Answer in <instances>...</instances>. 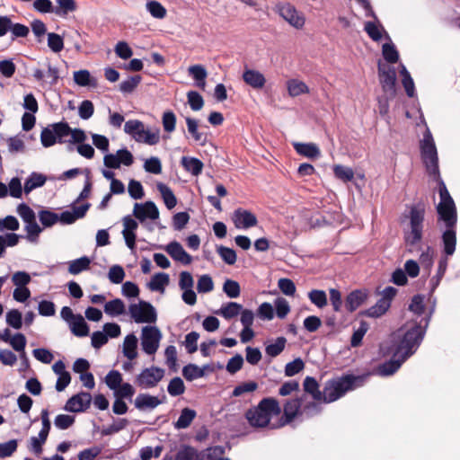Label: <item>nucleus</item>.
<instances>
[{
  "label": "nucleus",
  "instance_id": "nucleus-36",
  "mask_svg": "<svg viewBox=\"0 0 460 460\" xmlns=\"http://www.w3.org/2000/svg\"><path fill=\"white\" fill-rule=\"evenodd\" d=\"M186 124L189 133L192 136L196 142H199L201 146H204L207 142V137L203 133L199 132L198 128V120L193 118H186Z\"/></svg>",
  "mask_w": 460,
  "mask_h": 460
},
{
  "label": "nucleus",
  "instance_id": "nucleus-63",
  "mask_svg": "<svg viewBox=\"0 0 460 460\" xmlns=\"http://www.w3.org/2000/svg\"><path fill=\"white\" fill-rule=\"evenodd\" d=\"M128 191L133 199H140L145 196L144 188L140 181L130 180L128 182Z\"/></svg>",
  "mask_w": 460,
  "mask_h": 460
},
{
  "label": "nucleus",
  "instance_id": "nucleus-44",
  "mask_svg": "<svg viewBox=\"0 0 460 460\" xmlns=\"http://www.w3.org/2000/svg\"><path fill=\"white\" fill-rule=\"evenodd\" d=\"M242 305L235 302H228L223 305L218 312L226 319H231L239 314L242 311Z\"/></svg>",
  "mask_w": 460,
  "mask_h": 460
},
{
  "label": "nucleus",
  "instance_id": "nucleus-28",
  "mask_svg": "<svg viewBox=\"0 0 460 460\" xmlns=\"http://www.w3.org/2000/svg\"><path fill=\"white\" fill-rule=\"evenodd\" d=\"M196 416V411L190 408H183L177 421L174 423V428L176 429H187L194 420Z\"/></svg>",
  "mask_w": 460,
  "mask_h": 460
},
{
  "label": "nucleus",
  "instance_id": "nucleus-12",
  "mask_svg": "<svg viewBox=\"0 0 460 460\" xmlns=\"http://www.w3.org/2000/svg\"><path fill=\"white\" fill-rule=\"evenodd\" d=\"M277 7L279 14L290 25L296 29H301L304 26V16L299 14V13L296 11V7L293 4L289 3H285L278 4Z\"/></svg>",
  "mask_w": 460,
  "mask_h": 460
},
{
  "label": "nucleus",
  "instance_id": "nucleus-60",
  "mask_svg": "<svg viewBox=\"0 0 460 460\" xmlns=\"http://www.w3.org/2000/svg\"><path fill=\"white\" fill-rule=\"evenodd\" d=\"M322 402H323L313 401L305 403L302 408L301 414L305 415L307 418L320 414L323 411Z\"/></svg>",
  "mask_w": 460,
  "mask_h": 460
},
{
  "label": "nucleus",
  "instance_id": "nucleus-35",
  "mask_svg": "<svg viewBox=\"0 0 460 460\" xmlns=\"http://www.w3.org/2000/svg\"><path fill=\"white\" fill-rule=\"evenodd\" d=\"M166 252L172 259H194L185 252L182 245L177 241H172L166 245Z\"/></svg>",
  "mask_w": 460,
  "mask_h": 460
},
{
  "label": "nucleus",
  "instance_id": "nucleus-2",
  "mask_svg": "<svg viewBox=\"0 0 460 460\" xmlns=\"http://www.w3.org/2000/svg\"><path fill=\"white\" fill-rule=\"evenodd\" d=\"M420 156L426 171L433 180L437 181L438 192L442 190H447L443 179L440 176L438 167V156L437 147L429 128L423 134V139L420 143Z\"/></svg>",
  "mask_w": 460,
  "mask_h": 460
},
{
  "label": "nucleus",
  "instance_id": "nucleus-33",
  "mask_svg": "<svg viewBox=\"0 0 460 460\" xmlns=\"http://www.w3.org/2000/svg\"><path fill=\"white\" fill-rule=\"evenodd\" d=\"M390 306L391 304L381 297L374 305L365 311V314L368 317L377 318L385 314Z\"/></svg>",
  "mask_w": 460,
  "mask_h": 460
},
{
  "label": "nucleus",
  "instance_id": "nucleus-25",
  "mask_svg": "<svg viewBox=\"0 0 460 460\" xmlns=\"http://www.w3.org/2000/svg\"><path fill=\"white\" fill-rule=\"evenodd\" d=\"M46 181L47 177L44 174L33 172L25 180L23 190L26 194H29L34 189L42 187Z\"/></svg>",
  "mask_w": 460,
  "mask_h": 460
},
{
  "label": "nucleus",
  "instance_id": "nucleus-15",
  "mask_svg": "<svg viewBox=\"0 0 460 460\" xmlns=\"http://www.w3.org/2000/svg\"><path fill=\"white\" fill-rule=\"evenodd\" d=\"M438 219L444 223L446 228H456L457 223V212L456 204H438Z\"/></svg>",
  "mask_w": 460,
  "mask_h": 460
},
{
  "label": "nucleus",
  "instance_id": "nucleus-50",
  "mask_svg": "<svg viewBox=\"0 0 460 460\" xmlns=\"http://www.w3.org/2000/svg\"><path fill=\"white\" fill-rule=\"evenodd\" d=\"M368 330V324L365 321H361L359 323V327L354 331L351 340L350 345L354 348L358 347L362 340Z\"/></svg>",
  "mask_w": 460,
  "mask_h": 460
},
{
  "label": "nucleus",
  "instance_id": "nucleus-59",
  "mask_svg": "<svg viewBox=\"0 0 460 460\" xmlns=\"http://www.w3.org/2000/svg\"><path fill=\"white\" fill-rule=\"evenodd\" d=\"M145 171L153 174H160L162 172L161 160L156 156H151L146 159L143 165Z\"/></svg>",
  "mask_w": 460,
  "mask_h": 460
},
{
  "label": "nucleus",
  "instance_id": "nucleus-42",
  "mask_svg": "<svg viewBox=\"0 0 460 460\" xmlns=\"http://www.w3.org/2000/svg\"><path fill=\"white\" fill-rule=\"evenodd\" d=\"M182 376L188 381L203 377L205 376L204 368H200L195 364H188L182 368Z\"/></svg>",
  "mask_w": 460,
  "mask_h": 460
},
{
  "label": "nucleus",
  "instance_id": "nucleus-55",
  "mask_svg": "<svg viewBox=\"0 0 460 460\" xmlns=\"http://www.w3.org/2000/svg\"><path fill=\"white\" fill-rule=\"evenodd\" d=\"M288 93L293 97L308 93L309 91L308 86L305 83L294 79L288 81Z\"/></svg>",
  "mask_w": 460,
  "mask_h": 460
},
{
  "label": "nucleus",
  "instance_id": "nucleus-45",
  "mask_svg": "<svg viewBox=\"0 0 460 460\" xmlns=\"http://www.w3.org/2000/svg\"><path fill=\"white\" fill-rule=\"evenodd\" d=\"M308 298L318 308H323L328 304L327 295L323 290L312 289L308 292Z\"/></svg>",
  "mask_w": 460,
  "mask_h": 460
},
{
  "label": "nucleus",
  "instance_id": "nucleus-3",
  "mask_svg": "<svg viewBox=\"0 0 460 460\" xmlns=\"http://www.w3.org/2000/svg\"><path fill=\"white\" fill-rule=\"evenodd\" d=\"M365 379V376L345 375L327 380L323 386V402L331 403L339 400L347 392L363 385Z\"/></svg>",
  "mask_w": 460,
  "mask_h": 460
},
{
  "label": "nucleus",
  "instance_id": "nucleus-52",
  "mask_svg": "<svg viewBox=\"0 0 460 460\" xmlns=\"http://www.w3.org/2000/svg\"><path fill=\"white\" fill-rule=\"evenodd\" d=\"M48 47L55 53L60 52L64 49L63 37L55 32L48 33Z\"/></svg>",
  "mask_w": 460,
  "mask_h": 460
},
{
  "label": "nucleus",
  "instance_id": "nucleus-61",
  "mask_svg": "<svg viewBox=\"0 0 460 460\" xmlns=\"http://www.w3.org/2000/svg\"><path fill=\"white\" fill-rule=\"evenodd\" d=\"M9 31L11 32L12 40H14L18 38H26L30 33V29L22 23H14L11 21V29Z\"/></svg>",
  "mask_w": 460,
  "mask_h": 460
},
{
  "label": "nucleus",
  "instance_id": "nucleus-56",
  "mask_svg": "<svg viewBox=\"0 0 460 460\" xmlns=\"http://www.w3.org/2000/svg\"><path fill=\"white\" fill-rule=\"evenodd\" d=\"M105 384L115 391L122 384V376L118 370H111L105 376Z\"/></svg>",
  "mask_w": 460,
  "mask_h": 460
},
{
  "label": "nucleus",
  "instance_id": "nucleus-39",
  "mask_svg": "<svg viewBox=\"0 0 460 460\" xmlns=\"http://www.w3.org/2000/svg\"><path fill=\"white\" fill-rule=\"evenodd\" d=\"M382 54L385 60L389 64H395L399 60V52L394 44L391 41L386 42L382 47Z\"/></svg>",
  "mask_w": 460,
  "mask_h": 460
},
{
  "label": "nucleus",
  "instance_id": "nucleus-20",
  "mask_svg": "<svg viewBox=\"0 0 460 460\" xmlns=\"http://www.w3.org/2000/svg\"><path fill=\"white\" fill-rule=\"evenodd\" d=\"M162 402L156 396L148 394H139L134 401L135 407L139 411L153 410Z\"/></svg>",
  "mask_w": 460,
  "mask_h": 460
},
{
  "label": "nucleus",
  "instance_id": "nucleus-21",
  "mask_svg": "<svg viewBox=\"0 0 460 460\" xmlns=\"http://www.w3.org/2000/svg\"><path fill=\"white\" fill-rule=\"evenodd\" d=\"M303 389L314 401L323 402V390H320L319 383L314 377L306 376L303 382Z\"/></svg>",
  "mask_w": 460,
  "mask_h": 460
},
{
  "label": "nucleus",
  "instance_id": "nucleus-10",
  "mask_svg": "<svg viewBox=\"0 0 460 460\" xmlns=\"http://www.w3.org/2000/svg\"><path fill=\"white\" fill-rule=\"evenodd\" d=\"M162 333L156 326H145L142 328L141 345L147 355H154L159 348Z\"/></svg>",
  "mask_w": 460,
  "mask_h": 460
},
{
  "label": "nucleus",
  "instance_id": "nucleus-31",
  "mask_svg": "<svg viewBox=\"0 0 460 460\" xmlns=\"http://www.w3.org/2000/svg\"><path fill=\"white\" fill-rule=\"evenodd\" d=\"M74 81L79 86H92L97 85V81L94 77L91 76V74L86 69H82L74 72Z\"/></svg>",
  "mask_w": 460,
  "mask_h": 460
},
{
  "label": "nucleus",
  "instance_id": "nucleus-26",
  "mask_svg": "<svg viewBox=\"0 0 460 460\" xmlns=\"http://www.w3.org/2000/svg\"><path fill=\"white\" fill-rule=\"evenodd\" d=\"M294 148L297 154L307 158L314 159L320 156V149L314 143H294Z\"/></svg>",
  "mask_w": 460,
  "mask_h": 460
},
{
  "label": "nucleus",
  "instance_id": "nucleus-48",
  "mask_svg": "<svg viewBox=\"0 0 460 460\" xmlns=\"http://www.w3.org/2000/svg\"><path fill=\"white\" fill-rule=\"evenodd\" d=\"M146 10L154 18L163 19L166 15V9L161 3L155 0L147 1Z\"/></svg>",
  "mask_w": 460,
  "mask_h": 460
},
{
  "label": "nucleus",
  "instance_id": "nucleus-30",
  "mask_svg": "<svg viewBox=\"0 0 460 460\" xmlns=\"http://www.w3.org/2000/svg\"><path fill=\"white\" fill-rule=\"evenodd\" d=\"M156 187L162 195L165 207L168 209H172L177 204V199L172 190L163 182H158Z\"/></svg>",
  "mask_w": 460,
  "mask_h": 460
},
{
  "label": "nucleus",
  "instance_id": "nucleus-53",
  "mask_svg": "<svg viewBox=\"0 0 460 460\" xmlns=\"http://www.w3.org/2000/svg\"><path fill=\"white\" fill-rule=\"evenodd\" d=\"M6 323L13 329L19 330L22 326V316L19 310L12 309L6 313Z\"/></svg>",
  "mask_w": 460,
  "mask_h": 460
},
{
  "label": "nucleus",
  "instance_id": "nucleus-54",
  "mask_svg": "<svg viewBox=\"0 0 460 460\" xmlns=\"http://www.w3.org/2000/svg\"><path fill=\"white\" fill-rule=\"evenodd\" d=\"M198 450L190 446H182L177 452L174 460H197Z\"/></svg>",
  "mask_w": 460,
  "mask_h": 460
},
{
  "label": "nucleus",
  "instance_id": "nucleus-8",
  "mask_svg": "<svg viewBox=\"0 0 460 460\" xmlns=\"http://www.w3.org/2000/svg\"><path fill=\"white\" fill-rule=\"evenodd\" d=\"M131 318L137 323H153L157 319L155 307L146 301L140 300L137 304H131L128 307Z\"/></svg>",
  "mask_w": 460,
  "mask_h": 460
},
{
  "label": "nucleus",
  "instance_id": "nucleus-6",
  "mask_svg": "<svg viewBox=\"0 0 460 460\" xmlns=\"http://www.w3.org/2000/svg\"><path fill=\"white\" fill-rule=\"evenodd\" d=\"M71 128L66 121L56 122L44 128L40 133V142L44 147H50L57 142H66L64 137L69 136Z\"/></svg>",
  "mask_w": 460,
  "mask_h": 460
},
{
  "label": "nucleus",
  "instance_id": "nucleus-23",
  "mask_svg": "<svg viewBox=\"0 0 460 460\" xmlns=\"http://www.w3.org/2000/svg\"><path fill=\"white\" fill-rule=\"evenodd\" d=\"M443 253L447 256H452L456 251V228H446L442 234Z\"/></svg>",
  "mask_w": 460,
  "mask_h": 460
},
{
  "label": "nucleus",
  "instance_id": "nucleus-49",
  "mask_svg": "<svg viewBox=\"0 0 460 460\" xmlns=\"http://www.w3.org/2000/svg\"><path fill=\"white\" fill-rule=\"evenodd\" d=\"M304 367H305V363H304L303 359L300 358H296L294 360H292L291 362H288V364H286L285 370H284L285 376H288V377L294 376L296 374H298L299 372H301L304 369Z\"/></svg>",
  "mask_w": 460,
  "mask_h": 460
},
{
  "label": "nucleus",
  "instance_id": "nucleus-34",
  "mask_svg": "<svg viewBox=\"0 0 460 460\" xmlns=\"http://www.w3.org/2000/svg\"><path fill=\"white\" fill-rule=\"evenodd\" d=\"M137 339L134 334H128L126 336L123 343V353L129 360L137 358Z\"/></svg>",
  "mask_w": 460,
  "mask_h": 460
},
{
  "label": "nucleus",
  "instance_id": "nucleus-13",
  "mask_svg": "<svg viewBox=\"0 0 460 460\" xmlns=\"http://www.w3.org/2000/svg\"><path fill=\"white\" fill-rule=\"evenodd\" d=\"M92 402V395L87 392H81L70 397L64 410L69 412H82L87 410Z\"/></svg>",
  "mask_w": 460,
  "mask_h": 460
},
{
  "label": "nucleus",
  "instance_id": "nucleus-24",
  "mask_svg": "<svg viewBox=\"0 0 460 460\" xmlns=\"http://www.w3.org/2000/svg\"><path fill=\"white\" fill-rule=\"evenodd\" d=\"M181 164L182 167L193 176H199L202 172L204 167L201 160L190 156H182Z\"/></svg>",
  "mask_w": 460,
  "mask_h": 460
},
{
  "label": "nucleus",
  "instance_id": "nucleus-32",
  "mask_svg": "<svg viewBox=\"0 0 460 460\" xmlns=\"http://www.w3.org/2000/svg\"><path fill=\"white\" fill-rule=\"evenodd\" d=\"M189 73L195 80L196 85L204 89L208 76L206 68L202 65H193L189 67Z\"/></svg>",
  "mask_w": 460,
  "mask_h": 460
},
{
  "label": "nucleus",
  "instance_id": "nucleus-5",
  "mask_svg": "<svg viewBox=\"0 0 460 460\" xmlns=\"http://www.w3.org/2000/svg\"><path fill=\"white\" fill-rule=\"evenodd\" d=\"M402 332V329L396 335L399 341L395 345L394 351L395 356H402V359H407L415 353L420 345L425 335V328L420 323H412L406 326L402 333H401Z\"/></svg>",
  "mask_w": 460,
  "mask_h": 460
},
{
  "label": "nucleus",
  "instance_id": "nucleus-51",
  "mask_svg": "<svg viewBox=\"0 0 460 460\" xmlns=\"http://www.w3.org/2000/svg\"><path fill=\"white\" fill-rule=\"evenodd\" d=\"M167 391L172 396H179L184 394L185 385L181 377H173L167 386Z\"/></svg>",
  "mask_w": 460,
  "mask_h": 460
},
{
  "label": "nucleus",
  "instance_id": "nucleus-17",
  "mask_svg": "<svg viewBox=\"0 0 460 460\" xmlns=\"http://www.w3.org/2000/svg\"><path fill=\"white\" fill-rule=\"evenodd\" d=\"M369 291L366 288L355 289L349 292L345 298V307L349 313L355 312L368 298Z\"/></svg>",
  "mask_w": 460,
  "mask_h": 460
},
{
  "label": "nucleus",
  "instance_id": "nucleus-11",
  "mask_svg": "<svg viewBox=\"0 0 460 460\" xmlns=\"http://www.w3.org/2000/svg\"><path fill=\"white\" fill-rule=\"evenodd\" d=\"M164 376V370L163 368L158 367H146L137 376L136 384L143 389L153 388L157 385Z\"/></svg>",
  "mask_w": 460,
  "mask_h": 460
},
{
  "label": "nucleus",
  "instance_id": "nucleus-46",
  "mask_svg": "<svg viewBox=\"0 0 460 460\" xmlns=\"http://www.w3.org/2000/svg\"><path fill=\"white\" fill-rule=\"evenodd\" d=\"M128 425V420L127 419H117L112 424L103 427L101 433L102 436H110L126 429Z\"/></svg>",
  "mask_w": 460,
  "mask_h": 460
},
{
  "label": "nucleus",
  "instance_id": "nucleus-19",
  "mask_svg": "<svg viewBox=\"0 0 460 460\" xmlns=\"http://www.w3.org/2000/svg\"><path fill=\"white\" fill-rule=\"evenodd\" d=\"M243 80L253 89H261L266 83V78L262 73L250 68H246L243 71Z\"/></svg>",
  "mask_w": 460,
  "mask_h": 460
},
{
  "label": "nucleus",
  "instance_id": "nucleus-22",
  "mask_svg": "<svg viewBox=\"0 0 460 460\" xmlns=\"http://www.w3.org/2000/svg\"><path fill=\"white\" fill-rule=\"evenodd\" d=\"M375 22H366L364 26V31L367 32L368 37L374 41L381 40L383 37V33L385 34V38L391 41V38L389 34L385 30L384 26L379 22V21Z\"/></svg>",
  "mask_w": 460,
  "mask_h": 460
},
{
  "label": "nucleus",
  "instance_id": "nucleus-1",
  "mask_svg": "<svg viewBox=\"0 0 460 460\" xmlns=\"http://www.w3.org/2000/svg\"><path fill=\"white\" fill-rule=\"evenodd\" d=\"M408 212L402 214V217L409 219L410 230L404 232V241L412 252H419V259H434L437 256L436 249L429 241H423V228L426 214V205L420 200L415 204L407 206Z\"/></svg>",
  "mask_w": 460,
  "mask_h": 460
},
{
  "label": "nucleus",
  "instance_id": "nucleus-18",
  "mask_svg": "<svg viewBox=\"0 0 460 460\" xmlns=\"http://www.w3.org/2000/svg\"><path fill=\"white\" fill-rule=\"evenodd\" d=\"M406 359H402V356H395L394 350L393 357L390 360L380 364L376 368V374L380 376H389L394 375Z\"/></svg>",
  "mask_w": 460,
  "mask_h": 460
},
{
  "label": "nucleus",
  "instance_id": "nucleus-27",
  "mask_svg": "<svg viewBox=\"0 0 460 460\" xmlns=\"http://www.w3.org/2000/svg\"><path fill=\"white\" fill-rule=\"evenodd\" d=\"M69 327L72 333L77 337H85L89 334V326L81 314H76Z\"/></svg>",
  "mask_w": 460,
  "mask_h": 460
},
{
  "label": "nucleus",
  "instance_id": "nucleus-16",
  "mask_svg": "<svg viewBox=\"0 0 460 460\" xmlns=\"http://www.w3.org/2000/svg\"><path fill=\"white\" fill-rule=\"evenodd\" d=\"M236 228L247 229L255 226L258 223L256 216L249 210L238 208L234 211L232 217Z\"/></svg>",
  "mask_w": 460,
  "mask_h": 460
},
{
  "label": "nucleus",
  "instance_id": "nucleus-41",
  "mask_svg": "<svg viewBox=\"0 0 460 460\" xmlns=\"http://www.w3.org/2000/svg\"><path fill=\"white\" fill-rule=\"evenodd\" d=\"M58 6L54 7V13L58 16L64 17L68 13L76 10V4L75 0H56Z\"/></svg>",
  "mask_w": 460,
  "mask_h": 460
},
{
  "label": "nucleus",
  "instance_id": "nucleus-38",
  "mask_svg": "<svg viewBox=\"0 0 460 460\" xmlns=\"http://www.w3.org/2000/svg\"><path fill=\"white\" fill-rule=\"evenodd\" d=\"M287 339L285 337H278L273 343L268 344L265 348V353L275 358L282 353L286 347Z\"/></svg>",
  "mask_w": 460,
  "mask_h": 460
},
{
  "label": "nucleus",
  "instance_id": "nucleus-40",
  "mask_svg": "<svg viewBox=\"0 0 460 460\" xmlns=\"http://www.w3.org/2000/svg\"><path fill=\"white\" fill-rule=\"evenodd\" d=\"M142 76L139 75L128 76L119 84V91L124 94L131 93L141 83Z\"/></svg>",
  "mask_w": 460,
  "mask_h": 460
},
{
  "label": "nucleus",
  "instance_id": "nucleus-43",
  "mask_svg": "<svg viewBox=\"0 0 460 460\" xmlns=\"http://www.w3.org/2000/svg\"><path fill=\"white\" fill-rule=\"evenodd\" d=\"M144 123L138 119H129L124 125L125 133L130 135L134 139L135 137L143 135Z\"/></svg>",
  "mask_w": 460,
  "mask_h": 460
},
{
  "label": "nucleus",
  "instance_id": "nucleus-47",
  "mask_svg": "<svg viewBox=\"0 0 460 460\" xmlns=\"http://www.w3.org/2000/svg\"><path fill=\"white\" fill-rule=\"evenodd\" d=\"M39 219L44 227H50L58 222V214L49 209H41Z\"/></svg>",
  "mask_w": 460,
  "mask_h": 460
},
{
  "label": "nucleus",
  "instance_id": "nucleus-29",
  "mask_svg": "<svg viewBox=\"0 0 460 460\" xmlns=\"http://www.w3.org/2000/svg\"><path fill=\"white\" fill-rule=\"evenodd\" d=\"M169 275L164 272L155 274L148 283V288L152 291L164 292L165 286L169 284Z\"/></svg>",
  "mask_w": 460,
  "mask_h": 460
},
{
  "label": "nucleus",
  "instance_id": "nucleus-62",
  "mask_svg": "<svg viewBox=\"0 0 460 460\" xmlns=\"http://www.w3.org/2000/svg\"><path fill=\"white\" fill-rule=\"evenodd\" d=\"M17 213L26 224L36 220L35 212L30 206L25 203H21L18 205Z\"/></svg>",
  "mask_w": 460,
  "mask_h": 460
},
{
  "label": "nucleus",
  "instance_id": "nucleus-57",
  "mask_svg": "<svg viewBox=\"0 0 460 460\" xmlns=\"http://www.w3.org/2000/svg\"><path fill=\"white\" fill-rule=\"evenodd\" d=\"M333 172L336 178L345 182L350 181L354 178V172L351 168L341 164L335 165Z\"/></svg>",
  "mask_w": 460,
  "mask_h": 460
},
{
  "label": "nucleus",
  "instance_id": "nucleus-37",
  "mask_svg": "<svg viewBox=\"0 0 460 460\" xmlns=\"http://www.w3.org/2000/svg\"><path fill=\"white\" fill-rule=\"evenodd\" d=\"M104 312L111 316H118L125 312V305L119 298H115L104 305Z\"/></svg>",
  "mask_w": 460,
  "mask_h": 460
},
{
  "label": "nucleus",
  "instance_id": "nucleus-4",
  "mask_svg": "<svg viewBox=\"0 0 460 460\" xmlns=\"http://www.w3.org/2000/svg\"><path fill=\"white\" fill-rule=\"evenodd\" d=\"M282 410L279 401L273 397L261 399L258 405L245 413L248 423L253 428H265L273 417L280 415Z\"/></svg>",
  "mask_w": 460,
  "mask_h": 460
},
{
  "label": "nucleus",
  "instance_id": "nucleus-9",
  "mask_svg": "<svg viewBox=\"0 0 460 460\" xmlns=\"http://www.w3.org/2000/svg\"><path fill=\"white\" fill-rule=\"evenodd\" d=\"M305 394L288 400L283 406V415L278 425H273L271 429L284 427L291 423L296 416L301 414Z\"/></svg>",
  "mask_w": 460,
  "mask_h": 460
},
{
  "label": "nucleus",
  "instance_id": "nucleus-58",
  "mask_svg": "<svg viewBox=\"0 0 460 460\" xmlns=\"http://www.w3.org/2000/svg\"><path fill=\"white\" fill-rule=\"evenodd\" d=\"M188 103L192 111H198L202 109L204 100L201 94L196 91H190L187 93Z\"/></svg>",
  "mask_w": 460,
  "mask_h": 460
},
{
  "label": "nucleus",
  "instance_id": "nucleus-7",
  "mask_svg": "<svg viewBox=\"0 0 460 460\" xmlns=\"http://www.w3.org/2000/svg\"><path fill=\"white\" fill-rule=\"evenodd\" d=\"M379 83L387 99H393L396 95V71L394 66L384 65L381 61L377 64Z\"/></svg>",
  "mask_w": 460,
  "mask_h": 460
},
{
  "label": "nucleus",
  "instance_id": "nucleus-64",
  "mask_svg": "<svg viewBox=\"0 0 460 460\" xmlns=\"http://www.w3.org/2000/svg\"><path fill=\"white\" fill-rule=\"evenodd\" d=\"M162 123L165 132L172 133L175 129L176 116L173 111H166L162 117Z\"/></svg>",
  "mask_w": 460,
  "mask_h": 460
},
{
  "label": "nucleus",
  "instance_id": "nucleus-14",
  "mask_svg": "<svg viewBox=\"0 0 460 460\" xmlns=\"http://www.w3.org/2000/svg\"><path fill=\"white\" fill-rule=\"evenodd\" d=\"M133 215L140 222H144L147 218L155 220L159 217V210L154 201L147 200L144 203H136L133 209Z\"/></svg>",
  "mask_w": 460,
  "mask_h": 460
}]
</instances>
